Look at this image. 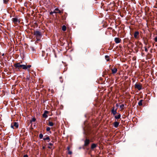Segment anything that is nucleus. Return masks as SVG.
<instances>
[{
    "label": "nucleus",
    "mask_w": 157,
    "mask_h": 157,
    "mask_svg": "<svg viewBox=\"0 0 157 157\" xmlns=\"http://www.w3.org/2000/svg\"><path fill=\"white\" fill-rule=\"evenodd\" d=\"M14 66L16 68L20 69L21 68L23 69H25V65L21 64L20 63H15L14 64Z\"/></svg>",
    "instance_id": "f257e3e1"
},
{
    "label": "nucleus",
    "mask_w": 157,
    "mask_h": 157,
    "mask_svg": "<svg viewBox=\"0 0 157 157\" xmlns=\"http://www.w3.org/2000/svg\"><path fill=\"white\" fill-rule=\"evenodd\" d=\"M135 87L138 90H140L142 89V86L140 84L136 83L135 85Z\"/></svg>",
    "instance_id": "f03ea898"
},
{
    "label": "nucleus",
    "mask_w": 157,
    "mask_h": 157,
    "mask_svg": "<svg viewBox=\"0 0 157 157\" xmlns=\"http://www.w3.org/2000/svg\"><path fill=\"white\" fill-rule=\"evenodd\" d=\"M34 35L37 37H40L41 36V33L39 31H36L34 32Z\"/></svg>",
    "instance_id": "7ed1b4c3"
},
{
    "label": "nucleus",
    "mask_w": 157,
    "mask_h": 157,
    "mask_svg": "<svg viewBox=\"0 0 157 157\" xmlns=\"http://www.w3.org/2000/svg\"><path fill=\"white\" fill-rule=\"evenodd\" d=\"M12 20L13 22L15 24H17V23H19V21H18L17 18H13L12 19Z\"/></svg>",
    "instance_id": "20e7f679"
},
{
    "label": "nucleus",
    "mask_w": 157,
    "mask_h": 157,
    "mask_svg": "<svg viewBox=\"0 0 157 157\" xmlns=\"http://www.w3.org/2000/svg\"><path fill=\"white\" fill-rule=\"evenodd\" d=\"M121 40L120 38H115L114 39V41L115 42L117 43L118 44L121 41Z\"/></svg>",
    "instance_id": "39448f33"
},
{
    "label": "nucleus",
    "mask_w": 157,
    "mask_h": 157,
    "mask_svg": "<svg viewBox=\"0 0 157 157\" xmlns=\"http://www.w3.org/2000/svg\"><path fill=\"white\" fill-rule=\"evenodd\" d=\"M84 145L85 146H87L89 144L90 140L87 139H86L85 141Z\"/></svg>",
    "instance_id": "423d86ee"
},
{
    "label": "nucleus",
    "mask_w": 157,
    "mask_h": 157,
    "mask_svg": "<svg viewBox=\"0 0 157 157\" xmlns=\"http://www.w3.org/2000/svg\"><path fill=\"white\" fill-rule=\"evenodd\" d=\"M139 34V33L138 31L135 32L134 34V37L135 38H138V36Z\"/></svg>",
    "instance_id": "0eeeda50"
},
{
    "label": "nucleus",
    "mask_w": 157,
    "mask_h": 157,
    "mask_svg": "<svg viewBox=\"0 0 157 157\" xmlns=\"http://www.w3.org/2000/svg\"><path fill=\"white\" fill-rule=\"evenodd\" d=\"M117 109H115L113 107L112 109V110L111 112L114 115H115L117 113Z\"/></svg>",
    "instance_id": "6e6552de"
},
{
    "label": "nucleus",
    "mask_w": 157,
    "mask_h": 157,
    "mask_svg": "<svg viewBox=\"0 0 157 157\" xmlns=\"http://www.w3.org/2000/svg\"><path fill=\"white\" fill-rule=\"evenodd\" d=\"M48 112L47 111H45L44 113L43 114V117L44 118L47 117H48V116L47 115V114L48 113Z\"/></svg>",
    "instance_id": "1a4fd4ad"
},
{
    "label": "nucleus",
    "mask_w": 157,
    "mask_h": 157,
    "mask_svg": "<svg viewBox=\"0 0 157 157\" xmlns=\"http://www.w3.org/2000/svg\"><path fill=\"white\" fill-rule=\"evenodd\" d=\"M112 73L113 74L116 73L117 71V69L116 68H114L111 69Z\"/></svg>",
    "instance_id": "9d476101"
},
{
    "label": "nucleus",
    "mask_w": 157,
    "mask_h": 157,
    "mask_svg": "<svg viewBox=\"0 0 157 157\" xmlns=\"http://www.w3.org/2000/svg\"><path fill=\"white\" fill-rule=\"evenodd\" d=\"M119 123L117 122H115L114 123V126L115 127L117 128L119 125Z\"/></svg>",
    "instance_id": "9b49d317"
},
{
    "label": "nucleus",
    "mask_w": 157,
    "mask_h": 157,
    "mask_svg": "<svg viewBox=\"0 0 157 157\" xmlns=\"http://www.w3.org/2000/svg\"><path fill=\"white\" fill-rule=\"evenodd\" d=\"M97 146V145L95 144H93L91 146V149H93L96 147Z\"/></svg>",
    "instance_id": "f8f14e48"
},
{
    "label": "nucleus",
    "mask_w": 157,
    "mask_h": 157,
    "mask_svg": "<svg viewBox=\"0 0 157 157\" xmlns=\"http://www.w3.org/2000/svg\"><path fill=\"white\" fill-rule=\"evenodd\" d=\"M43 140H49L48 141V142H49L50 140L49 137L48 136H47L46 137H44L43 138Z\"/></svg>",
    "instance_id": "ddd939ff"
},
{
    "label": "nucleus",
    "mask_w": 157,
    "mask_h": 157,
    "mask_svg": "<svg viewBox=\"0 0 157 157\" xmlns=\"http://www.w3.org/2000/svg\"><path fill=\"white\" fill-rule=\"evenodd\" d=\"M14 126L16 127V128H17L18 127V123L15 122L13 124Z\"/></svg>",
    "instance_id": "4468645a"
},
{
    "label": "nucleus",
    "mask_w": 157,
    "mask_h": 157,
    "mask_svg": "<svg viewBox=\"0 0 157 157\" xmlns=\"http://www.w3.org/2000/svg\"><path fill=\"white\" fill-rule=\"evenodd\" d=\"M121 115L120 114H119L117 115H116L115 116V118L116 119H119L120 118Z\"/></svg>",
    "instance_id": "2eb2a0df"
},
{
    "label": "nucleus",
    "mask_w": 157,
    "mask_h": 157,
    "mask_svg": "<svg viewBox=\"0 0 157 157\" xmlns=\"http://www.w3.org/2000/svg\"><path fill=\"white\" fill-rule=\"evenodd\" d=\"M142 101H143L142 100H141L138 103V104L139 106H141L142 105Z\"/></svg>",
    "instance_id": "dca6fc26"
},
{
    "label": "nucleus",
    "mask_w": 157,
    "mask_h": 157,
    "mask_svg": "<svg viewBox=\"0 0 157 157\" xmlns=\"http://www.w3.org/2000/svg\"><path fill=\"white\" fill-rule=\"evenodd\" d=\"M48 125L50 126H52L54 125V124L52 122L49 121L48 123Z\"/></svg>",
    "instance_id": "f3484780"
},
{
    "label": "nucleus",
    "mask_w": 157,
    "mask_h": 157,
    "mask_svg": "<svg viewBox=\"0 0 157 157\" xmlns=\"http://www.w3.org/2000/svg\"><path fill=\"white\" fill-rule=\"evenodd\" d=\"M31 67V65H28L27 66L25 65V70L28 69V68H30Z\"/></svg>",
    "instance_id": "a211bd4d"
},
{
    "label": "nucleus",
    "mask_w": 157,
    "mask_h": 157,
    "mask_svg": "<svg viewBox=\"0 0 157 157\" xmlns=\"http://www.w3.org/2000/svg\"><path fill=\"white\" fill-rule=\"evenodd\" d=\"M66 27L65 25H63L62 27V29L63 31H66Z\"/></svg>",
    "instance_id": "6ab92c4d"
},
{
    "label": "nucleus",
    "mask_w": 157,
    "mask_h": 157,
    "mask_svg": "<svg viewBox=\"0 0 157 157\" xmlns=\"http://www.w3.org/2000/svg\"><path fill=\"white\" fill-rule=\"evenodd\" d=\"M58 11V12H57L58 13H61V11L58 8H56L55 9L54 11Z\"/></svg>",
    "instance_id": "aec40b11"
},
{
    "label": "nucleus",
    "mask_w": 157,
    "mask_h": 157,
    "mask_svg": "<svg viewBox=\"0 0 157 157\" xmlns=\"http://www.w3.org/2000/svg\"><path fill=\"white\" fill-rule=\"evenodd\" d=\"M48 145L50 146H48V147L49 148H50V149H51L52 148V147H51V146H52L53 145V144L51 143H50L48 144Z\"/></svg>",
    "instance_id": "412c9836"
},
{
    "label": "nucleus",
    "mask_w": 157,
    "mask_h": 157,
    "mask_svg": "<svg viewBox=\"0 0 157 157\" xmlns=\"http://www.w3.org/2000/svg\"><path fill=\"white\" fill-rule=\"evenodd\" d=\"M36 120V119L35 118L33 117L32 118V119L30 120V122H35Z\"/></svg>",
    "instance_id": "4be33fe9"
},
{
    "label": "nucleus",
    "mask_w": 157,
    "mask_h": 157,
    "mask_svg": "<svg viewBox=\"0 0 157 157\" xmlns=\"http://www.w3.org/2000/svg\"><path fill=\"white\" fill-rule=\"evenodd\" d=\"M124 106V104H122L120 105V108H121V109H123Z\"/></svg>",
    "instance_id": "5701e85b"
},
{
    "label": "nucleus",
    "mask_w": 157,
    "mask_h": 157,
    "mask_svg": "<svg viewBox=\"0 0 157 157\" xmlns=\"http://www.w3.org/2000/svg\"><path fill=\"white\" fill-rule=\"evenodd\" d=\"M9 0H3V2L4 3L6 4L8 2Z\"/></svg>",
    "instance_id": "b1692460"
},
{
    "label": "nucleus",
    "mask_w": 157,
    "mask_h": 157,
    "mask_svg": "<svg viewBox=\"0 0 157 157\" xmlns=\"http://www.w3.org/2000/svg\"><path fill=\"white\" fill-rule=\"evenodd\" d=\"M39 137L40 139H42L43 137V135L41 133L39 135Z\"/></svg>",
    "instance_id": "393cba45"
},
{
    "label": "nucleus",
    "mask_w": 157,
    "mask_h": 157,
    "mask_svg": "<svg viewBox=\"0 0 157 157\" xmlns=\"http://www.w3.org/2000/svg\"><path fill=\"white\" fill-rule=\"evenodd\" d=\"M50 130V128L49 127H47L46 128V130L47 131H49Z\"/></svg>",
    "instance_id": "a878e982"
},
{
    "label": "nucleus",
    "mask_w": 157,
    "mask_h": 157,
    "mask_svg": "<svg viewBox=\"0 0 157 157\" xmlns=\"http://www.w3.org/2000/svg\"><path fill=\"white\" fill-rule=\"evenodd\" d=\"M56 13V12L55 11H54L53 12H50V14H52L53 13Z\"/></svg>",
    "instance_id": "bb28decb"
},
{
    "label": "nucleus",
    "mask_w": 157,
    "mask_h": 157,
    "mask_svg": "<svg viewBox=\"0 0 157 157\" xmlns=\"http://www.w3.org/2000/svg\"><path fill=\"white\" fill-rule=\"evenodd\" d=\"M68 154H72L71 151H69L68 152Z\"/></svg>",
    "instance_id": "cd10ccee"
},
{
    "label": "nucleus",
    "mask_w": 157,
    "mask_h": 157,
    "mask_svg": "<svg viewBox=\"0 0 157 157\" xmlns=\"http://www.w3.org/2000/svg\"><path fill=\"white\" fill-rule=\"evenodd\" d=\"M144 48H145V51L146 52H147L148 51V50H147V48L146 47H145Z\"/></svg>",
    "instance_id": "c85d7f7f"
},
{
    "label": "nucleus",
    "mask_w": 157,
    "mask_h": 157,
    "mask_svg": "<svg viewBox=\"0 0 157 157\" xmlns=\"http://www.w3.org/2000/svg\"><path fill=\"white\" fill-rule=\"evenodd\" d=\"M155 42H157V36L155 38Z\"/></svg>",
    "instance_id": "c756f323"
},
{
    "label": "nucleus",
    "mask_w": 157,
    "mask_h": 157,
    "mask_svg": "<svg viewBox=\"0 0 157 157\" xmlns=\"http://www.w3.org/2000/svg\"><path fill=\"white\" fill-rule=\"evenodd\" d=\"M23 157H28V155L26 154L24 155Z\"/></svg>",
    "instance_id": "7c9ffc66"
},
{
    "label": "nucleus",
    "mask_w": 157,
    "mask_h": 157,
    "mask_svg": "<svg viewBox=\"0 0 157 157\" xmlns=\"http://www.w3.org/2000/svg\"><path fill=\"white\" fill-rule=\"evenodd\" d=\"M13 127H14V125H11V127L12 128H13Z\"/></svg>",
    "instance_id": "2f4dec72"
},
{
    "label": "nucleus",
    "mask_w": 157,
    "mask_h": 157,
    "mask_svg": "<svg viewBox=\"0 0 157 157\" xmlns=\"http://www.w3.org/2000/svg\"><path fill=\"white\" fill-rule=\"evenodd\" d=\"M67 149L69 151H70V147H67Z\"/></svg>",
    "instance_id": "473e14b6"
},
{
    "label": "nucleus",
    "mask_w": 157,
    "mask_h": 157,
    "mask_svg": "<svg viewBox=\"0 0 157 157\" xmlns=\"http://www.w3.org/2000/svg\"><path fill=\"white\" fill-rule=\"evenodd\" d=\"M42 148L43 149H45V147L44 146H43V147H42Z\"/></svg>",
    "instance_id": "72a5a7b5"
},
{
    "label": "nucleus",
    "mask_w": 157,
    "mask_h": 157,
    "mask_svg": "<svg viewBox=\"0 0 157 157\" xmlns=\"http://www.w3.org/2000/svg\"><path fill=\"white\" fill-rule=\"evenodd\" d=\"M116 106L117 107H118V104H116Z\"/></svg>",
    "instance_id": "f704fd0d"
},
{
    "label": "nucleus",
    "mask_w": 157,
    "mask_h": 157,
    "mask_svg": "<svg viewBox=\"0 0 157 157\" xmlns=\"http://www.w3.org/2000/svg\"><path fill=\"white\" fill-rule=\"evenodd\" d=\"M108 56H105V58H108Z\"/></svg>",
    "instance_id": "c9c22d12"
},
{
    "label": "nucleus",
    "mask_w": 157,
    "mask_h": 157,
    "mask_svg": "<svg viewBox=\"0 0 157 157\" xmlns=\"http://www.w3.org/2000/svg\"><path fill=\"white\" fill-rule=\"evenodd\" d=\"M28 70L29 71V69H28Z\"/></svg>",
    "instance_id": "e433bc0d"
}]
</instances>
